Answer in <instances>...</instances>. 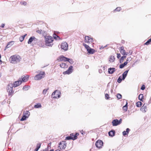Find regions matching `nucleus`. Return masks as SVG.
<instances>
[{"instance_id": "nucleus-1", "label": "nucleus", "mask_w": 151, "mask_h": 151, "mask_svg": "<svg viewBox=\"0 0 151 151\" xmlns=\"http://www.w3.org/2000/svg\"><path fill=\"white\" fill-rule=\"evenodd\" d=\"M45 45L49 47H52L53 45V38L50 36H47L45 37Z\"/></svg>"}, {"instance_id": "nucleus-2", "label": "nucleus", "mask_w": 151, "mask_h": 151, "mask_svg": "<svg viewBox=\"0 0 151 151\" xmlns=\"http://www.w3.org/2000/svg\"><path fill=\"white\" fill-rule=\"evenodd\" d=\"M10 59L12 63H16L20 61V56L17 55H13L10 57Z\"/></svg>"}, {"instance_id": "nucleus-3", "label": "nucleus", "mask_w": 151, "mask_h": 151, "mask_svg": "<svg viewBox=\"0 0 151 151\" xmlns=\"http://www.w3.org/2000/svg\"><path fill=\"white\" fill-rule=\"evenodd\" d=\"M45 75V73L44 71H40L38 74L35 76L34 79L36 80H40L44 78Z\"/></svg>"}, {"instance_id": "nucleus-4", "label": "nucleus", "mask_w": 151, "mask_h": 151, "mask_svg": "<svg viewBox=\"0 0 151 151\" xmlns=\"http://www.w3.org/2000/svg\"><path fill=\"white\" fill-rule=\"evenodd\" d=\"M13 84L12 83H10L8 85L7 91L9 93L8 96H11L12 95V93H13Z\"/></svg>"}, {"instance_id": "nucleus-5", "label": "nucleus", "mask_w": 151, "mask_h": 151, "mask_svg": "<svg viewBox=\"0 0 151 151\" xmlns=\"http://www.w3.org/2000/svg\"><path fill=\"white\" fill-rule=\"evenodd\" d=\"M60 92L59 91L56 90L54 91L52 94V97L56 99L60 97Z\"/></svg>"}, {"instance_id": "nucleus-6", "label": "nucleus", "mask_w": 151, "mask_h": 151, "mask_svg": "<svg viewBox=\"0 0 151 151\" xmlns=\"http://www.w3.org/2000/svg\"><path fill=\"white\" fill-rule=\"evenodd\" d=\"M122 120L120 119L119 120L117 119H114L112 122L113 126H117L120 124L122 122Z\"/></svg>"}, {"instance_id": "nucleus-7", "label": "nucleus", "mask_w": 151, "mask_h": 151, "mask_svg": "<svg viewBox=\"0 0 151 151\" xmlns=\"http://www.w3.org/2000/svg\"><path fill=\"white\" fill-rule=\"evenodd\" d=\"M29 77L28 75H26L25 76H22L21 78H19V79L21 81L22 83L26 82L28 80Z\"/></svg>"}, {"instance_id": "nucleus-8", "label": "nucleus", "mask_w": 151, "mask_h": 151, "mask_svg": "<svg viewBox=\"0 0 151 151\" xmlns=\"http://www.w3.org/2000/svg\"><path fill=\"white\" fill-rule=\"evenodd\" d=\"M61 47L62 49L66 51L68 49V45L66 42H63L61 44Z\"/></svg>"}, {"instance_id": "nucleus-9", "label": "nucleus", "mask_w": 151, "mask_h": 151, "mask_svg": "<svg viewBox=\"0 0 151 151\" xmlns=\"http://www.w3.org/2000/svg\"><path fill=\"white\" fill-rule=\"evenodd\" d=\"M73 66H70L68 68V70L65 71L63 72V73L64 75L70 74H71L73 71Z\"/></svg>"}, {"instance_id": "nucleus-10", "label": "nucleus", "mask_w": 151, "mask_h": 151, "mask_svg": "<svg viewBox=\"0 0 151 151\" xmlns=\"http://www.w3.org/2000/svg\"><path fill=\"white\" fill-rule=\"evenodd\" d=\"M84 41L86 43H90L93 42V40L92 38L88 36H86L85 37Z\"/></svg>"}, {"instance_id": "nucleus-11", "label": "nucleus", "mask_w": 151, "mask_h": 151, "mask_svg": "<svg viewBox=\"0 0 151 151\" xmlns=\"http://www.w3.org/2000/svg\"><path fill=\"white\" fill-rule=\"evenodd\" d=\"M37 38H36L35 37H30V38L28 40V44H30L32 42L35 41L36 42L37 41Z\"/></svg>"}, {"instance_id": "nucleus-12", "label": "nucleus", "mask_w": 151, "mask_h": 151, "mask_svg": "<svg viewBox=\"0 0 151 151\" xmlns=\"http://www.w3.org/2000/svg\"><path fill=\"white\" fill-rule=\"evenodd\" d=\"M65 142H60L59 144V147L60 149H65L66 147Z\"/></svg>"}, {"instance_id": "nucleus-13", "label": "nucleus", "mask_w": 151, "mask_h": 151, "mask_svg": "<svg viewBox=\"0 0 151 151\" xmlns=\"http://www.w3.org/2000/svg\"><path fill=\"white\" fill-rule=\"evenodd\" d=\"M79 135V134L78 133H76V134L72 133L70 134V136L72 138V139L75 140L77 138V136Z\"/></svg>"}, {"instance_id": "nucleus-14", "label": "nucleus", "mask_w": 151, "mask_h": 151, "mask_svg": "<svg viewBox=\"0 0 151 151\" xmlns=\"http://www.w3.org/2000/svg\"><path fill=\"white\" fill-rule=\"evenodd\" d=\"M120 51L122 55L124 56L127 55L126 52H125V50L124 49V47L123 46H122L120 47Z\"/></svg>"}, {"instance_id": "nucleus-15", "label": "nucleus", "mask_w": 151, "mask_h": 151, "mask_svg": "<svg viewBox=\"0 0 151 151\" xmlns=\"http://www.w3.org/2000/svg\"><path fill=\"white\" fill-rule=\"evenodd\" d=\"M22 81L19 79L18 81H16L14 83L13 86L14 87H17L20 85Z\"/></svg>"}, {"instance_id": "nucleus-16", "label": "nucleus", "mask_w": 151, "mask_h": 151, "mask_svg": "<svg viewBox=\"0 0 151 151\" xmlns=\"http://www.w3.org/2000/svg\"><path fill=\"white\" fill-rule=\"evenodd\" d=\"M103 145V142H96L95 145L97 147L100 148L102 147Z\"/></svg>"}, {"instance_id": "nucleus-17", "label": "nucleus", "mask_w": 151, "mask_h": 151, "mask_svg": "<svg viewBox=\"0 0 151 151\" xmlns=\"http://www.w3.org/2000/svg\"><path fill=\"white\" fill-rule=\"evenodd\" d=\"M115 71V68H110L108 69V72L109 74H112Z\"/></svg>"}, {"instance_id": "nucleus-18", "label": "nucleus", "mask_w": 151, "mask_h": 151, "mask_svg": "<svg viewBox=\"0 0 151 151\" xmlns=\"http://www.w3.org/2000/svg\"><path fill=\"white\" fill-rule=\"evenodd\" d=\"M129 70H126L122 74V77L123 80H124L125 79V78L127 76Z\"/></svg>"}, {"instance_id": "nucleus-19", "label": "nucleus", "mask_w": 151, "mask_h": 151, "mask_svg": "<svg viewBox=\"0 0 151 151\" xmlns=\"http://www.w3.org/2000/svg\"><path fill=\"white\" fill-rule=\"evenodd\" d=\"M60 61H66L68 58L64 57L63 56H61L60 58Z\"/></svg>"}, {"instance_id": "nucleus-20", "label": "nucleus", "mask_w": 151, "mask_h": 151, "mask_svg": "<svg viewBox=\"0 0 151 151\" xmlns=\"http://www.w3.org/2000/svg\"><path fill=\"white\" fill-rule=\"evenodd\" d=\"M36 32L39 34H42L43 35H44L45 34V32L43 30H42L41 29H37Z\"/></svg>"}, {"instance_id": "nucleus-21", "label": "nucleus", "mask_w": 151, "mask_h": 151, "mask_svg": "<svg viewBox=\"0 0 151 151\" xmlns=\"http://www.w3.org/2000/svg\"><path fill=\"white\" fill-rule=\"evenodd\" d=\"M14 43V41H12L9 42L8 43L6 47V48H9L12 46Z\"/></svg>"}, {"instance_id": "nucleus-22", "label": "nucleus", "mask_w": 151, "mask_h": 151, "mask_svg": "<svg viewBox=\"0 0 151 151\" xmlns=\"http://www.w3.org/2000/svg\"><path fill=\"white\" fill-rule=\"evenodd\" d=\"M130 130V129L129 128H127L126 129V131H124V132H123L122 134L124 136H125L127 134H128Z\"/></svg>"}, {"instance_id": "nucleus-23", "label": "nucleus", "mask_w": 151, "mask_h": 151, "mask_svg": "<svg viewBox=\"0 0 151 151\" xmlns=\"http://www.w3.org/2000/svg\"><path fill=\"white\" fill-rule=\"evenodd\" d=\"M87 51L89 54H93L95 52V50L90 48L89 49H87Z\"/></svg>"}, {"instance_id": "nucleus-24", "label": "nucleus", "mask_w": 151, "mask_h": 151, "mask_svg": "<svg viewBox=\"0 0 151 151\" xmlns=\"http://www.w3.org/2000/svg\"><path fill=\"white\" fill-rule=\"evenodd\" d=\"M60 66L61 68H66L68 67V65L64 63H62L60 64Z\"/></svg>"}, {"instance_id": "nucleus-25", "label": "nucleus", "mask_w": 151, "mask_h": 151, "mask_svg": "<svg viewBox=\"0 0 151 151\" xmlns=\"http://www.w3.org/2000/svg\"><path fill=\"white\" fill-rule=\"evenodd\" d=\"M109 135L111 137H113L114 136L115 134V131L114 130H111L109 132Z\"/></svg>"}, {"instance_id": "nucleus-26", "label": "nucleus", "mask_w": 151, "mask_h": 151, "mask_svg": "<svg viewBox=\"0 0 151 151\" xmlns=\"http://www.w3.org/2000/svg\"><path fill=\"white\" fill-rule=\"evenodd\" d=\"M51 142H50L48 144V146L47 148L45 149L43 151H48L50 149V146L51 145Z\"/></svg>"}, {"instance_id": "nucleus-27", "label": "nucleus", "mask_w": 151, "mask_h": 151, "mask_svg": "<svg viewBox=\"0 0 151 151\" xmlns=\"http://www.w3.org/2000/svg\"><path fill=\"white\" fill-rule=\"evenodd\" d=\"M115 60V58L114 56H111L109 58V61L110 62H113Z\"/></svg>"}, {"instance_id": "nucleus-28", "label": "nucleus", "mask_w": 151, "mask_h": 151, "mask_svg": "<svg viewBox=\"0 0 151 151\" xmlns=\"http://www.w3.org/2000/svg\"><path fill=\"white\" fill-rule=\"evenodd\" d=\"M42 107V106L41 104L40 103L37 104L36 105H35L34 106V107L35 108H40Z\"/></svg>"}, {"instance_id": "nucleus-29", "label": "nucleus", "mask_w": 151, "mask_h": 151, "mask_svg": "<svg viewBox=\"0 0 151 151\" xmlns=\"http://www.w3.org/2000/svg\"><path fill=\"white\" fill-rule=\"evenodd\" d=\"M140 110L142 111L144 113H145L147 110V107H142L140 109Z\"/></svg>"}, {"instance_id": "nucleus-30", "label": "nucleus", "mask_w": 151, "mask_h": 151, "mask_svg": "<svg viewBox=\"0 0 151 151\" xmlns=\"http://www.w3.org/2000/svg\"><path fill=\"white\" fill-rule=\"evenodd\" d=\"M23 114L29 117L30 115V112L28 111H26L23 113Z\"/></svg>"}, {"instance_id": "nucleus-31", "label": "nucleus", "mask_w": 151, "mask_h": 151, "mask_svg": "<svg viewBox=\"0 0 151 151\" xmlns=\"http://www.w3.org/2000/svg\"><path fill=\"white\" fill-rule=\"evenodd\" d=\"M143 94H140L139 96V99L140 101H143Z\"/></svg>"}, {"instance_id": "nucleus-32", "label": "nucleus", "mask_w": 151, "mask_h": 151, "mask_svg": "<svg viewBox=\"0 0 151 151\" xmlns=\"http://www.w3.org/2000/svg\"><path fill=\"white\" fill-rule=\"evenodd\" d=\"M28 117L27 116L24 115L23 114V115L22 116V117L21 118V119H20V120L21 121H23L24 120H26V119Z\"/></svg>"}, {"instance_id": "nucleus-33", "label": "nucleus", "mask_w": 151, "mask_h": 151, "mask_svg": "<svg viewBox=\"0 0 151 151\" xmlns=\"http://www.w3.org/2000/svg\"><path fill=\"white\" fill-rule=\"evenodd\" d=\"M123 110L125 111H126L127 109V103L126 102V104L123 107Z\"/></svg>"}, {"instance_id": "nucleus-34", "label": "nucleus", "mask_w": 151, "mask_h": 151, "mask_svg": "<svg viewBox=\"0 0 151 151\" xmlns=\"http://www.w3.org/2000/svg\"><path fill=\"white\" fill-rule=\"evenodd\" d=\"M30 87L29 86H23V89L25 91H27L29 88Z\"/></svg>"}, {"instance_id": "nucleus-35", "label": "nucleus", "mask_w": 151, "mask_h": 151, "mask_svg": "<svg viewBox=\"0 0 151 151\" xmlns=\"http://www.w3.org/2000/svg\"><path fill=\"white\" fill-rule=\"evenodd\" d=\"M142 105V103L141 101H138L136 103V106L137 107H140Z\"/></svg>"}, {"instance_id": "nucleus-36", "label": "nucleus", "mask_w": 151, "mask_h": 151, "mask_svg": "<svg viewBox=\"0 0 151 151\" xmlns=\"http://www.w3.org/2000/svg\"><path fill=\"white\" fill-rule=\"evenodd\" d=\"M126 57V56H122L120 60V63H122L123 62L124 59Z\"/></svg>"}, {"instance_id": "nucleus-37", "label": "nucleus", "mask_w": 151, "mask_h": 151, "mask_svg": "<svg viewBox=\"0 0 151 151\" xmlns=\"http://www.w3.org/2000/svg\"><path fill=\"white\" fill-rule=\"evenodd\" d=\"M67 61H68L71 64H73L74 62L73 59L69 58H68V59L67 60Z\"/></svg>"}, {"instance_id": "nucleus-38", "label": "nucleus", "mask_w": 151, "mask_h": 151, "mask_svg": "<svg viewBox=\"0 0 151 151\" xmlns=\"http://www.w3.org/2000/svg\"><path fill=\"white\" fill-rule=\"evenodd\" d=\"M53 36L54 38L56 40H60V37L54 34Z\"/></svg>"}, {"instance_id": "nucleus-39", "label": "nucleus", "mask_w": 151, "mask_h": 151, "mask_svg": "<svg viewBox=\"0 0 151 151\" xmlns=\"http://www.w3.org/2000/svg\"><path fill=\"white\" fill-rule=\"evenodd\" d=\"M83 45L87 49H87H89L90 48L88 45H87L85 43H83Z\"/></svg>"}, {"instance_id": "nucleus-40", "label": "nucleus", "mask_w": 151, "mask_h": 151, "mask_svg": "<svg viewBox=\"0 0 151 151\" xmlns=\"http://www.w3.org/2000/svg\"><path fill=\"white\" fill-rule=\"evenodd\" d=\"M122 80H123V79H122V77L121 76H120L118 79L117 81L119 83H120Z\"/></svg>"}, {"instance_id": "nucleus-41", "label": "nucleus", "mask_w": 151, "mask_h": 151, "mask_svg": "<svg viewBox=\"0 0 151 151\" xmlns=\"http://www.w3.org/2000/svg\"><path fill=\"white\" fill-rule=\"evenodd\" d=\"M151 42V38L149 39L147 41V42H146L145 44L146 45H149L150 43Z\"/></svg>"}, {"instance_id": "nucleus-42", "label": "nucleus", "mask_w": 151, "mask_h": 151, "mask_svg": "<svg viewBox=\"0 0 151 151\" xmlns=\"http://www.w3.org/2000/svg\"><path fill=\"white\" fill-rule=\"evenodd\" d=\"M20 4L21 5L24 6H25L27 4V3L25 1H24L21 2Z\"/></svg>"}, {"instance_id": "nucleus-43", "label": "nucleus", "mask_w": 151, "mask_h": 151, "mask_svg": "<svg viewBox=\"0 0 151 151\" xmlns=\"http://www.w3.org/2000/svg\"><path fill=\"white\" fill-rule=\"evenodd\" d=\"M122 95L119 94L118 93L117 95V97L118 99H120L122 98Z\"/></svg>"}, {"instance_id": "nucleus-44", "label": "nucleus", "mask_w": 151, "mask_h": 151, "mask_svg": "<svg viewBox=\"0 0 151 151\" xmlns=\"http://www.w3.org/2000/svg\"><path fill=\"white\" fill-rule=\"evenodd\" d=\"M72 137H71V136H70H70L67 137H65V140H69L70 139H72Z\"/></svg>"}, {"instance_id": "nucleus-45", "label": "nucleus", "mask_w": 151, "mask_h": 151, "mask_svg": "<svg viewBox=\"0 0 151 151\" xmlns=\"http://www.w3.org/2000/svg\"><path fill=\"white\" fill-rule=\"evenodd\" d=\"M48 89H49V88L44 89V90H43V93L44 94H45L46 93Z\"/></svg>"}, {"instance_id": "nucleus-46", "label": "nucleus", "mask_w": 151, "mask_h": 151, "mask_svg": "<svg viewBox=\"0 0 151 151\" xmlns=\"http://www.w3.org/2000/svg\"><path fill=\"white\" fill-rule=\"evenodd\" d=\"M41 144L40 143H38L37 145L36 148L39 149L40 148Z\"/></svg>"}, {"instance_id": "nucleus-47", "label": "nucleus", "mask_w": 151, "mask_h": 151, "mask_svg": "<svg viewBox=\"0 0 151 151\" xmlns=\"http://www.w3.org/2000/svg\"><path fill=\"white\" fill-rule=\"evenodd\" d=\"M105 97L106 99H109L110 98V97H109V95L107 93L105 94Z\"/></svg>"}, {"instance_id": "nucleus-48", "label": "nucleus", "mask_w": 151, "mask_h": 151, "mask_svg": "<svg viewBox=\"0 0 151 151\" xmlns=\"http://www.w3.org/2000/svg\"><path fill=\"white\" fill-rule=\"evenodd\" d=\"M131 59L132 58L131 57L128 58L127 59V60L126 61L128 63L131 61Z\"/></svg>"}, {"instance_id": "nucleus-49", "label": "nucleus", "mask_w": 151, "mask_h": 151, "mask_svg": "<svg viewBox=\"0 0 151 151\" xmlns=\"http://www.w3.org/2000/svg\"><path fill=\"white\" fill-rule=\"evenodd\" d=\"M121 8L120 7H118L116 8V9L114 10V11H117L118 12L119 11L121 10Z\"/></svg>"}, {"instance_id": "nucleus-50", "label": "nucleus", "mask_w": 151, "mask_h": 151, "mask_svg": "<svg viewBox=\"0 0 151 151\" xmlns=\"http://www.w3.org/2000/svg\"><path fill=\"white\" fill-rule=\"evenodd\" d=\"M124 66L125 65L123 63L119 65V68H122L124 67Z\"/></svg>"}, {"instance_id": "nucleus-51", "label": "nucleus", "mask_w": 151, "mask_h": 151, "mask_svg": "<svg viewBox=\"0 0 151 151\" xmlns=\"http://www.w3.org/2000/svg\"><path fill=\"white\" fill-rule=\"evenodd\" d=\"M24 39V37H22V36L21 37L19 38V40L20 42H22Z\"/></svg>"}, {"instance_id": "nucleus-52", "label": "nucleus", "mask_w": 151, "mask_h": 151, "mask_svg": "<svg viewBox=\"0 0 151 151\" xmlns=\"http://www.w3.org/2000/svg\"><path fill=\"white\" fill-rule=\"evenodd\" d=\"M145 88V86L144 85H143L142 86L141 88V89L143 90H144Z\"/></svg>"}, {"instance_id": "nucleus-53", "label": "nucleus", "mask_w": 151, "mask_h": 151, "mask_svg": "<svg viewBox=\"0 0 151 151\" xmlns=\"http://www.w3.org/2000/svg\"><path fill=\"white\" fill-rule=\"evenodd\" d=\"M117 57L118 58H119L121 56V54L120 53H117Z\"/></svg>"}, {"instance_id": "nucleus-54", "label": "nucleus", "mask_w": 151, "mask_h": 151, "mask_svg": "<svg viewBox=\"0 0 151 151\" xmlns=\"http://www.w3.org/2000/svg\"><path fill=\"white\" fill-rule=\"evenodd\" d=\"M127 63H128L127 62H126V61L124 62L123 63L125 65V66L127 64Z\"/></svg>"}, {"instance_id": "nucleus-55", "label": "nucleus", "mask_w": 151, "mask_h": 151, "mask_svg": "<svg viewBox=\"0 0 151 151\" xmlns=\"http://www.w3.org/2000/svg\"><path fill=\"white\" fill-rule=\"evenodd\" d=\"M151 98H150V100L149 101L148 103L149 104H150L151 103Z\"/></svg>"}, {"instance_id": "nucleus-56", "label": "nucleus", "mask_w": 151, "mask_h": 151, "mask_svg": "<svg viewBox=\"0 0 151 151\" xmlns=\"http://www.w3.org/2000/svg\"><path fill=\"white\" fill-rule=\"evenodd\" d=\"M4 26H5V24H3L1 25V27H2L3 28L4 27Z\"/></svg>"}, {"instance_id": "nucleus-57", "label": "nucleus", "mask_w": 151, "mask_h": 151, "mask_svg": "<svg viewBox=\"0 0 151 151\" xmlns=\"http://www.w3.org/2000/svg\"><path fill=\"white\" fill-rule=\"evenodd\" d=\"M102 71L101 70H99V72L100 73H101L102 72Z\"/></svg>"}, {"instance_id": "nucleus-58", "label": "nucleus", "mask_w": 151, "mask_h": 151, "mask_svg": "<svg viewBox=\"0 0 151 151\" xmlns=\"http://www.w3.org/2000/svg\"><path fill=\"white\" fill-rule=\"evenodd\" d=\"M39 149H38L37 148H36L35 149V151H37Z\"/></svg>"}, {"instance_id": "nucleus-59", "label": "nucleus", "mask_w": 151, "mask_h": 151, "mask_svg": "<svg viewBox=\"0 0 151 151\" xmlns=\"http://www.w3.org/2000/svg\"><path fill=\"white\" fill-rule=\"evenodd\" d=\"M96 142H102V141L101 140H97Z\"/></svg>"}, {"instance_id": "nucleus-60", "label": "nucleus", "mask_w": 151, "mask_h": 151, "mask_svg": "<svg viewBox=\"0 0 151 151\" xmlns=\"http://www.w3.org/2000/svg\"><path fill=\"white\" fill-rule=\"evenodd\" d=\"M142 107H146V105H145V104H144L143 105V106H142Z\"/></svg>"}, {"instance_id": "nucleus-61", "label": "nucleus", "mask_w": 151, "mask_h": 151, "mask_svg": "<svg viewBox=\"0 0 151 151\" xmlns=\"http://www.w3.org/2000/svg\"><path fill=\"white\" fill-rule=\"evenodd\" d=\"M48 151H54V150L53 149H52L50 150H48Z\"/></svg>"}, {"instance_id": "nucleus-62", "label": "nucleus", "mask_w": 151, "mask_h": 151, "mask_svg": "<svg viewBox=\"0 0 151 151\" xmlns=\"http://www.w3.org/2000/svg\"><path fill=\"white\" fill-rule=\"evenodd\" d=\"M113 89H111V93H112L113 92Z\"/></svg>"}, {"instance_id": "nucleus-63", "label": "nucleus", "mask_w": 151, "mask_h": 151, "mask_svg": "<svg viewBox=\"0 0 151 151\" xmlns=\"http://www.w3.org/2000/svg\"><path fill=\"white\" fill-rule=\"evenodd\" d=\"M88 65L86 66V68H88Z\"/></svg>"}, {"instance_id": "nucleus-64", "label": "nucleus", "mask_w": 151, "mask_h": 151, "mask_svg": "<svg viewBox=\"0 0 151 151\" xmlns=\"http://www.w3.org/2000/svg\"><path fill=\"white\" fill-rule=\"evenodd\" d=\"M55 151H60L59 150H56Z\"/></svg>"}]
</instances>
